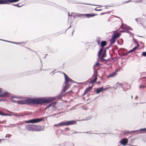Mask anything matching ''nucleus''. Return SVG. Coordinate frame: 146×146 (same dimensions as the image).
I'll return each instance as SVG.
<instances>
[{"label":"nucleus","mask_w":146,"mask_h":146,"mask_svg":"<svg viewBox=\"0 0 146 146\" xmlns=\"http://www.w3.org/2000/svg\"><path fill=\"white\" fill-rule=\"evenodd\" d=\"M12 98L21 99L18 100L17 104H19L30 105L31 104H41L43 103H49L53 100H55L60 98L59 96L54 98H21L13 96Z\"/></svg>","instance_id":"1"},{"label":"nucleus","mask_w":146,"mask_h":146,"mask_svg":"<svg viewBox=\"0 0 146 146\" xmlns=\"http://www.w3.org/2000/svg\"><path fill=\"white\" fill-rule=\"evenodd\" d=\"M26 129L29 131H43L44 127L34 125H28L26 126Z\"/></svg>","instance_id":"2"},{"label":"nucleus","mask_w":146,"mask_h":146,"mask_svg":"<svg viewBox=\"0 0 146 146\" xmlns=\"http://www.w3.org/2000/svg\"><path fill=\"white\" fill-rule=\"evenodd\" d=\"M64 74L65 79V85L63 87L62 89L63 92H65L69 88L70 85L73 82L72 80L69 78L66 74L64 73Z\"/></svg>","instance_id":"3"},{"label":"nucleus","mask_w":146,"mask_h":146,"mask_svg":"<svg viewBox=\"0 0 146 146\" xmlns=\"http://www.w3.org/2000/svg\"><path fill=\"white\" fill-rule=\"evenodd\" d=\"M45 119L47 120V117H42L40 118L31 119L29 120L25 121V122L26 123H36L38 122H40L41 121H44Z\"/></svg>","instance_id":"4"},{"label":"nucleus","mask_w":146,"mask_h":146,"mask_svg":"<svg viewBox=\"0 0 146 146\" xmlns=\"http://www.w3.org/2000/svg\"><path fill=\"white\" fill-rule=\"evenodd\" d=\"M76 122L75 121L72 120L67 121H63L60 123V126H65L73 125L76 124Z\"/></svg>","instance_id":"5"},{"label":"nucleus","mask_w":146,"mask_h":146,"mask_svg":"<svg viewBox=\"0 0 146 146\" xmlns=\"http://www.w3.org/2000/svg\"><path fill=\"white\" fill-rule=\"evenodd\" d=\"M19 0H0V4H8L9 3L17 2Z\"/></svg>","instance_id":"6"},{"label":"nucleus","mask_w":146,"mask_h":146,"mask_svg":"<svg viewBox=\"0 0 146 146\" xmlns=\"http://www.w3.org/2000/svg\"><path fill=\"white\" fill-rule=\"evenodd\" d=\"M9 96V94L8 93L5 92H3L2 89L0 88V98H7Z\"/></svg>","instance_id":"7"},{"label":"nucleus","mask_w":146,"mask_h":146,"mask_svg":"<svg viewBox=\"0 0 146 146\" xmlns=\"http://www.w3.org/2000/svg\"><path fill=\"white\" fill-rule=\"evenodd\" d=\"M96 15H94L93 14H80L78 15V16L80 17L82 15H85L86 17L89 18V17H92Z\"/></svg>","instance_id":"8"},{"label":"nucleus","mask_w":146,"mask_h":146,"mask_svg":"<svg viewBox=\"0 0 146 146\" xmlns=\"http://www.w3.org/2000/svg\"><path fill=\"white\" fill-rule=\"evenodd\" d=\"M120 143L121 144L125 145L127 143V140L126 139H123L120 141Z\"/></svg>","instance_id":"9"},{"label":"nucleus","mask_w":146,"mask_h":146,"mask_svg":"<svg viewBox=\"0 0 146 146\" xmlns=\"http://www.w3.org/2000/svg\"><path fill=\"white\" fill-rule=\"evenodd\" d=\"M122 87V84H121L117 83L113 86V88L116 89L117 88H119L121 87Z\"/></svg>","instance_id":"10"},{"label":"nucleus","mask_w":146,"mask_h":146,"mask_svg":"<svg viewBox=\"0 0 146 146\" xmlns=\"http://www.w3.org/2000/svg\"><path fill=\"white\" fill-rule=\"evenodd\" d=\"M103 86L97 88L96 89V93L98 94L100 93L101 92L103 91Z\"/></svg>","instance_id":"11"},{"label":"nucleus","mask_w":146,"mask_h":146,"mask_svg":"<svg viewBox=\"0 0 146 146\" xmlns=\"http://www.w3.org/2000/svg\"><path fill=\"white\" fill-rule=\"evenodd\" d=\"M118 71L117 70H115L114 72H113L111 74L108 76L107 77L109 78L110 77H113L115 76L116 75V73Z\"/></svg>","instance_id":"12"},{"label":"nucleus","mask_w":146,"mask_h":146,"mask_svg":"<svg viewBox=\"0 0 146 146\" xmlns=\"http://www.w3.org/2000/svg\"><path fill=\"white\" fill-rule=\"evenodd\" d=\"M94 74L95 75V77L93 80H92L91 81V83L92 84H93L97 80V73H95V72H94Z\"/></svg>","instance_id":"13"},{"label":"nucleus","mask_w":146,"mask_h":146,"mask_svg":"<svg viewBox=\"0 0 146 146\" xmlns=\"http://www.w3.org/2000/svg\"><path fill=\"white\" fill-rule=\"evenodd\" d=\"M146 131V128H144L143 129H141L133 131L132 132H137L138 133H140L139 132L140 131Z\"/></svg>","instance_id":"14"},{"label":"nucleus","mask_w":146,"mask_h":146,"mask_svg":"<svg viewBox=\"0 0 146 146\" xmlns=\"http://www.w3.org/2000/svg\"><path fill=\"white\" fill-rule=\"evenodd\" d=\"M121 35V34L120 33H117L115 34H113V35L112 36L113 37H115L114 38H119Z\"/></svg>","instance_id":"15"},{"label":"nucleus","mask_w":146,"mask_h":146,"mask_svg":"<svg viewBox=\"0 0 146 146\" xmlns=\"http://www.w3.org/2000/svg\"><path fill=\"white\" fill-rule=\"evenodd\" d=\"M115 37L112 36V37L110 40V42L111 43H114L115 42L116 38H114Z\"/></svg>","instance_id":"16"},{"label":"nucleus","mask_w":146,"mask_h":146,"mask_svg":"<svg viewBox=\"0 0 146 146\" xmlns=\"http://www.w3.org/2000/svg\"><path fill=\"white\" fill-rule=\"evenodd\" d=\"M106 44V41H104L102 42L101 43V45L102 47L105 46Z\"/></svg>","instance_id":"17"},{"label":"nucleus","mask_w":146,"mask_h":146,"mask_svg":"<svg viewBox=\"0 0 146 146\" xmlns=\"http://www.w3.org/2000/svg\"><path fill=\"white\" fill-rule=\"evenodd\" d=\"M103 48H102L100 50L98 53V56L99 57H100V55H101V54L102 52L103 51Z\"/></svg>","instance_id":"18"},{"label":"nucleus","mask_w":146,"mask_h":146,"mask_svg":"<svg viewBox=\"0 0 146 146\" xmlns=\"http://www.w3.org/2000/svg\"><path fill=\"white\" fill-rule=\"evenodd\" d=\"M90 88H87L85 90L84 92V94H86V93H87L90 90Z\"/></svg>","instance_id":"19"},{"label":"nucleus","mask_w":146,"mask_h":146,"mask_svg":"<svg viewBox=\"0 0 146 146\" xmlns=\"http://www.w3.org/2000/svg\"><path fill=\"white\" fill-rule=\"evenodd\" d=\"M137 47H135L133 49H132V50L134 52L137 49V47L139 46V44L137 43Z\"/></svg>","instance_id":"20"},{"label":"nucleus","mask_w":146,"mask_h":146,"mask_svg":"<svg viewBox=\"0 0 146 146\" xmlns=\"http://www.w3.org/2000/svg\"><path fill=\"white\" fill-rule=\"evenodd\" d=\"M11 101L13 103H15L16 104L18 103V101H16L15 100H14L13 99H11Z\"/></svg>","instance_id":"21"},{"label":"nucleus","mask_w":146,"mask_h":146,"mask_svg":"<svg viewBox=\"0 0 146 146\" xmlns=\"http://www.w3.org/2000/svg\"><path fill=\"white\" fill-rule=\"evenodd\" d=\"M105 51L104 52V53L102 54L101 57H100L101 58L105 57L106 56V54L105 53Z\"/></svg>","instance_id":"22"},{"label":"nucleus","mask_w":146,"mask_h":146,"mask_svg":"<svg viewBox=\"0 0 146 146\" xmlns=\"http://www.w3.org/2000/svg\"><path fill=\"white\" fill-rule=\"evenodd\" d=\"M0 40H1L5 41L8 42H11V43H12L16 44H19V43H16V42H14L8 41L6 40H2V39H0Z\"/></svg>","instance_id":"23"},{"label":"nucleus","mask_w":146,"mask_h":146,"mask_svg":"<svg viewBox=\"0 0 146 146\" xmlns=\"http://www.w3.org/2000/svg\"><path fill=\"white\" fill-rule=\"evenodd\" d=\"M53 105V104H50L49 105H48L46 107V108H49L51 106H52V105Z\"/></svg>","instance_id":"24"},{"label":"nucleus","mask_w":146,"mask_h":146,"mask_svg":"<svg viewBox=\"0 0 146 146\" xmlns=\"http://www.w3.org/2000/svg\"><path fill=\"white\" fill-rule=\"evenodd\" d=\"M11 136V135H10V134H7L5 136V138H9L10 137V136Z\"/></svg>","instance_id":"25"},{"label":"nucleus","mask_w":146,"mask_h":146,"mask_svg":"<svg viewBox=\"0 0 146 146\" xmlns=\"http://www.w3.org/2000/svg\"><path fill=\"white\" fill-rule=\"evenodd\" d=\"M109 88V87H106L105 88H104V87H103V91H105L107 90V89Z\"/></svg>","instance_id":"26"},{"label":"nucleus","mask_w":146,"mask_h":146,"mask_svg":"<svg viewBox=\"0 0 146 146\" xmlns=\"http://www.w3.org/2000/svg\"><path fill=\"white\" fill-rule=\"evenodd\" d=\"M13 6H15L17 7H20L21 6H19V4H13Z\"/></svg>","instance_id":"27"},{"label":"nucleus","mask_w":146,"mask_h":146,"mask_svg":"<svg viewBox=\"0 0 146 146\" xmlns=\"http://www.w3.org/2000/svg\"><path fill=\"white\" fill-rule=\"evenodd\" d=\"M142 54V56H146V52H143Z\"/></svg>","instance_id":"28"},{"label":"nucleus","mask_w":146,"mask_h":146,"mask_svg":"<svg viewBox=\"0 0 146 146\" xmlns=\"http://www.w3.org/2000/svg\"><path fill=\"white\" fill-rule=\"evenodd\" d=\"M142 0H139V1H134L135 2V3H138L140 2Z\"/></svg>","instance_id":"29"},{"label":"nucleus","mask_w":146,"mask_h":146,"mask_svg":"<svg viewBox=\"0 0 146 146\" xmlns=\"http://www.w3.org/2000/svg\"><path fill=\"white\" fill-rule=\"evenodd\" d=\"M54 126L55 127H58L60 126V123L57 124H55L54 125Z\"/></svg>","instance_id":"30"},{"label":"nucleus","mask_w":146,"mask_h":146,"mask_svg":"<svg viewBox=\"0 0 146 146\" xmlns=\"http://www.w3.org/2000/svg\"><path fill=\"white\" fill-rule=\"evenodd\" d=\"M126 28H127L129 30H132V28L130 27H129L128 26H127L126 27Z\"/></svg>","instance_id":"31"},{"label":"nucleus","mask_w":146,"mask_h":146,"mask_svg":"<svg viewBox=\"0 0 146 146\" xmlns=\"http://www.w3.org/2000/svg\"><path fill=\"white\" fill-rule=\"evenodd\" d=\"M11 112V113H12L13 114V115H14L16 116H17V114L16 113L12 112Z\"/></svg>","instance_id":"32"},{"label":"nucleus","mask_w":146,"mask_h":146,"mask_svg":"<svg viewBox=\"0 0 146 146\" xmlns=\"http://www.w3.org/2000/svg\"><path fill=\"white\" fill-rule=\"evenodd\" d=\"M145 87V86L142 85H140L139 86L140 88H144Z\"/></svg>","instance_id":"33"},{"label":"nucleus","mask_w":146,"mask_h":146,"mask_svg":"<svg viewBox=\"0 0 146 146\" xmlns=\"http://www.w3.org/2000/svg\"><path fill=\"white\" fill-rule=\"evenodd\" d=\"M99 63L98 62H96V64L94 65V67L95 66H99Z\"/></svg>","instance_id":"34"},{"label":"nucleus","mask_w":146,"mask_h":146,"mask_svg":"<svg viewBox=\"0 0 146 146\" xmlns=\"http://www.w3.org/2000/svg\"><path fill=\"white\" fill-rule=\"evenodd\" d=\"M4 115V116H7V114H5L4 113H2V114L1 115Z\"/></svg>","instance_id":"35"},{"label":"nucleus","mask_w":146,"mask_h":146,"mask_svg":"<svg viewBox=\"0 0 146 146\" xmlns=\"http://www.w3.org/2000/svg\"><path fill=\"white\" fill-rule=\"evenodd\" d=\"M134 52L132 50H131L129 51L128 53H130L131 52Z\"/></svg>","instance_id":"36"},{"label":"nucleus","mask_w":146,"mask_h":146,"mask_svg":"<svg viewBox=\"0 0 146 146\" xmlns=\"http://www.w3.org/2000/svg\"><path fill=\"white\" fill-rule=\"evenodd\" d=\"M134 52L132 50H131L129 51L128 53H130L131 52Z\"/></svg>","instance_id":"37"},{"label":"nucleus","mask_w":146,"mask_h":146,"mask_svg":"<svg viewBox=\"0 0 146 146\" xmlns=\"http://www.w3.org/2000/svg\"><path fill=\"white\" fill-rule=\"evenodd\" d=\"M95 10H96V11H101V10H102V9H96V8L95 9Z\"/></svg>","instance_id":"38"},{"label":"nucleus","mask_w":146,"mask_h":146,"mask_svg":"<svg viewBox=\"0 0 146 146\" xmlns=\"http://www.w3.org/2000/svg\"><path fill=\"white\" fill-rule=\"evenodd\" d=\"M74 30H73V31H72V35H73V32H74Z\"/></svg>","instance_id":"39"},{"label":"nucleus","mask_w":146,"mask_h":146,"mask_svg":"<svg viewBox=\"0 0 146 146\" xmlns=\"http://www.w3.org/2000/svg\"><path fill=\"white\" fill-rule=\"evenodd\" d=\"M83 4H86V5H90V4H86V3H83Z\"/></svg>","instance_id":"40"},{"label":"nucleus","mask_w":146,"mask_h":146,"mask_svg":"<svg viewBox=\"0 0 146 146\" xmlns=\"http://www.w3.org/2000/svg\"><path fill=\"white\" fill-rule=\"evenodd\" d=\"M139 19L138 18H137V19H135V21L137 22V20L138 19Z\"/></svg>","instance_id":"41"},{"label":"nucleus","mask_w":146,"mask_h":146,"mask_svg":"<svg viewBox=\"0 0 146 146\" xmlns=\"http://www.w3.org/2000/svg\"><path fill=\"white\" fill-rule=\"evenodd\" d=\"M11 115H10V114H7V116H11Z\"/></svg>","instance_id":"42"},{"label":"nucleus","mask_w":146,"mask_h":146,"mask_svg":"<svg viewBox=\"0 0 146 146\" xmlns=\"http://www.w3.org/2000/svg\"><path fill=\"white\" fill-rule=\"evenodd\" d=\"M138 98V97L137 96H136L135 98V99H136L137 98Z\"/></svg>","instance_id":"43"},{"label":"nucleus","mask_w":146,"mask_h":146,"mask_svg":"<svg viewBox=\"0 0 146 146\" xmlns=\"http://www.w3.org/2000/svg\"><path fill=\"white\" fill-rule=\"evenodd\" d=\"M121 32H125V31H121Z\"/></svg>","instance_id":"44"},{"label":"nucleus","mask_w":146,"mask_h":146,"mask_svg":"<svg viewBox=\"0 0 146 146\" xmlns=\"http://www.w3.org/2000/svg\"><path fill=\"white\" fill-rule=\"evenodd\" d=\"M4 100H0V101H3Z\"/></svg>","instance_id":"45"},{"label":"nucleus","mask_w":146,"mask_h":146,"mask_svg":"<svg viewBox=\"0 0 146 146\" xmlns=\"http://www.w3.org/2000/svg\"><path fill=\"white\" fill-rule=\"evenodd\" d=\"M2 114V113L0 112V115H1Z\"/></svg>","instance_id":"46"},{"label":"nucleus","mask_w":146,"mask_h":146,"mask_svg":"<svg viewBox=\"0 0 146 146\" xmlns=\"http://www.w3.org/2000/svg\"><path fill=\"white\" fill-rule=\"evenodd\" d=\"M130 1H127V2H125V3H128V2H129Z\"/></svg>","instance_id":"47"},{"label":"nucleus","mask_w":146,"mask_h":146,"mask_svg":"<svg viewBox=\"0 0 146 146\" xmlns=\"http://www.w3.org/2000/svg\"><path fill=\"white\" fill-rule=\"evenodd\" d=\"M91 117H90L89 119H87V120H88L89 119H91Z\"/></svg>","instance_id":"48"},{"label":"nucleus","mask_w":146,"mask_h":146,"mask_svg":"<svg viewBox=\"0 0 146 146\" xmlns=\"http://www.w3.org/2000/svg\"><path fill=\"white\" fill-rule=\"evenodd\" d=\"M139 36V37H142V36Z\"/></svg>","instance_id":"49"},{"label":"nucleus","mask_w":146,"mask_h":146,"mask_svg":"<svg viewBox=\"0 0 146 146\" xmlns=\"http://www.w3.org/2000/svg\"><path fill=\"white\" fill-rule=\"evenodd\" d=\"M52 72H50V74H52Z\"/></svg>","instance_id":"50"},{"label":"nucleus","mask_w":146,"mask_h":146,"mask_svg":"<svg viewBox=\"0 0 146 146\" xmlns=\"http://www.w3.org/2000/svg\"><path fill=\"white\" fill-rule=\"evenodd\" d=\"M57 113V114H59V113Z\"/></svg>","instance_id":"51"},{"label":"nucleus","mask_w":146,"mask_h":146,"mask_svg":"<svg viewBox=\"0 0 146 146\" xmlns=\"http://www.w3.org/2000/svg\"><path fill=\"white\" fill-rule=\"evenodd\" d=\"M68 15H69V16H70L69 15V13H68Z\"/></svg>","instance_id":"52"},{"label":"nucleus","mask_w":146,"mask_h":146,"mask_svg":"<svg viewBox=\"0 0 146 146\" xmlns=\"http://www.w3.org/2000/svg\"><path fill=\"white\" fill-rule=\"evenodd\" d=\"M131 98H133V97H132V96H131Z\"/></svg>","instance_id":"53"},{"label":"nucleus","mask_w":146,"mask_h":146,"mask_svg":"<svg viewBox=\"0 0 146 146\" xmlns=\"http://www.w3.org/2000/svg\"><path fill=\"white\" fill-rule=\"evenodd\" d=\"M15 125V124H14V125H13V126H14Z\"/></svg>","instance_id":"54"},{"label":"nucleus","mask_w":146,"mask_h":146,"mask_svg":"<svg viewBox=\"0 0 146 146\" xmlns=\"http://www.w3.org/2000/svg\"><path fill=\"white\" fill-rule=\"evenodd\" d=\"M142 78L143 79H145L144 78H143V77Z\"/></svg>","instance_id":"55"},{"label":"nucleus","mask_w":146,"mask_h":146,"mask_svg":"<svg viewBox=\"0 0 146 146\" xmlns=\"http://www.w3.org/2000/svg\"><path fill=\"white\" fill-rule=\"evenodd\" d=\"M53 115H51L50 116H53Z\"/></svg>","instance_id":"56"},{"label":"nucleus","mask_w":146,"mask_h":146,"mask_svg":"<svg viewBox=\"0 0 146 146\" xmlns=\"http://www.w3.org/2000/svg\"><path fill=\"white\" fill-rule=\"evenodd\" d=\"M123 25V23H122V25Z\"/></svg>","instance_id":"57"},{"label":"nucleus","mask_w":146,"mask_h":146,"mask_svg":"<svg viewBox=\"0 0 146 146\" xmlns=\"http://www.w3.org/2000/svg\"><path fill=\"white\" fill-rule=\"evenodd\" d=\"M71 27V26H70V27L68 28Z\"/></svg>","instance_id":"58"},{"label":"nucleus","mask_w":146,"mask_h":146,"mask_svg":"<svg viewBox=\"0 0 146 146\" xmlns=\"http://www.w3.org/2000/svg\"><path fill=\"white\" fill-rule=\"evenodd\" d=\"M122 28H123V26H122Z\"/></svg>","instance_id":"59"},{"label":"nucleus","mask_w":146,"mask_h":146,"mask_svg":"<svg viewBox=\"0 0 146 146\" xmlns=\"http://www.w3.org/2000/svg\"><path fill=\"white\" fill-rule=\"evenodd\" d=\"M1 139H0V141H1Z\"/></svg>","instance_id":"60"},{"label":"nucleus","mask_w":146,"mask_h":146,"mask_svg":"<svg viewBox=\"0 0 146 146\" xmlns=\"http://www.w3.org/2000/svg\"><path fill=\"white\" fill-rule=\"evenodd\" d=\"M54 115H55V114H54Z\"/></svg>","instance_id":"61"},{"label":"nucleus","mask_w":146,"mask_h":146,"mask_svg":"<svg viewBox=\"0 0 146 146\" xmlns=\"http://www.w3.org/2000/svg\"><path fill=\"white\" fill-rule=\"evenodd\" d=\"M134 146H137V145H135Z\"/></svg>","instance_id":"62"},{"label":"nucleus","mask_w":146,"mask_h":146,"mask_svg":"<svg viewBox=\"0 0 146 146\" xmlns=\"http://www.w3.org/2000/svg\"><path fill=\"white\" fill-rule=\"evenodd\" d=\"M95 5V6H97V5Z\"/></svg>","instance_id":"63"}]
</instances>
